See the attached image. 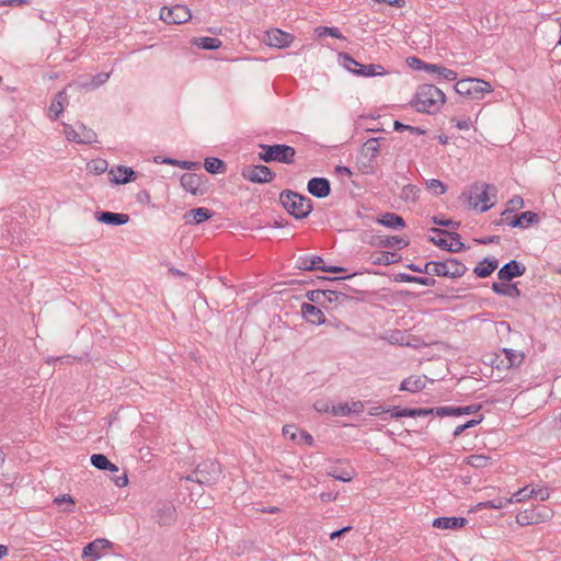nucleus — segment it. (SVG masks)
<instances>
[{
  "label": "nucleus",
  "instance_id": "obj_40",
  "mask_svg": "<svg viewBox=\"0 0 561 561\" xmlns=\"http://www.w3.org/2000/svg\"><path fill=\"white\" fill-rule=\"evenodd\" d=\"M523 207H524V199L519 195L513 196L508 201V207L501 214V218L499 220L494 221V224L496 226L503 225L504 224V216L510 215L514 210L520 209Z\"/></svg>",
  "mask_w": 561,
  "mask_h": 561
},
{
  "label": "nucleus",
  "instance_id": "obj_35",
  "mask_svg": "<svg viewBox=\"0 0 561 561\" xmlns=\"http://www.w3.org/2000/svg\"><path fill=\"white\" fill-rule=\"evenodd\" d=\"M430 231L435 234H446L450 238L451 242V249L449 252L451 253H458L466 249L465 243L461 241V236L456 231H447L443 230L440 228H431Z\"/></svg>",
  "mask_w": 561,
  "mask_h": 561
},
{
  "label": "nucleus",
  "instance_id": "obj_12",
  "mask_svg": "<svg viewBox=\"0 0 561 561\" xmlns=\"http://www.w3.org/2000/svg\"><path fill=\"white\" fill-rule=\"evenodd\" d=\"M552 516L551 511L546 506L531 507L516 515V522L522 526L540 524Z\"/></svg>",
  "mask_w": 561,
  "mask_h": 561
},
{
  "label": "nucleus",
  "instance_id": "obj_24",
  "mask_svg": "<svg viewBox=\"0 0 561 561\" xmlns=\"http://www.w3.org/2000/svg\"><path fill=\"white\" fill-rule=\"evenodd\" d=\"M301 314L306 319L307 322L311 324H323L325 323L327 319L324 313L320 308L317 306L309 304V302H302L301 305Z\"/></svg>",
  "mask_w": 561,
  "mask_h": 561
},
{
  "label": "nucleus",
  "instance_id": "obj_31",
  "mask_svg": "<svg viewBox=\"0 0 561 561\" xmlns=\"http://www.w3.org/2000/svg\"><path fill=\"white\" fill-rule=\"evenodd\" d=\"M111 546V542L106 539H96L88 543L82 550V557H91L93 559L101 558V551Z\"/></svg>",
  "mask_w": 561,
  "mask_h": 561
},
{
  "label": "nucleus",
  "instance_id": "obj_52",
  "mask_svg": "<svg viewBox=\"0 0 561 561\" xmlns=\"http://www.w3.org/2000/svg\"><path fill=\"white\" fill-rule=\"evenodd\" d=\"M330 477H332L335 480L343 481V482H350L353 479V474L346 472L345 470L340 469H333L328 472Z\"/></svg>",
  "mask_w": 561,
  "mask_h": 561
},
{
  "label": "nucleus",
  "instance_id": "obj_19",
  "mask_svg": "<svg viewBox=\"0 0 561 561\" xmlns=\"http://www.w3.org/2000/svg\"><path fill=\"white\" fill-rule=\"evenodd\" d=\"M293 41L294 36L291 34L279 28H273L265 34V43L277 48L288 47Z\"/></svg>",
  "mask_w": 561,
  "mask_h": 561
},
{
  "label": "nucleus",
  "instance_id": "obj_53",
  "mask_svg": "<svg viewBox=\"0 0 561 561\" xmlns=\"http://www.w3.org/2000/svg\"><path fill=\"white\" fill-rule=\"evenodd\" d=\"M65 135L69 141L80 144L79 131L73 126L64 124Z\"/></svg>",
  "mask_w": 561,
  "mask_h": 561
},
{
  "label": "nucleus",
  "instance_id": "obj_43",
  "mask_svg": "<svg viewBox=\"0 0 561 561\" xmlns=\"http://www.w3.org/2000/svg\"><path fill=\"white\" fill-rule=\"evenodd\" d=\"M491 458L484 455H471L466 458V463L473 468H485Z\"/></svg>",
  "mask_w": 561,
  "mask_h": 561
},
{
  "label": "nucleus",
  "instance_id": "obj_1",
  "mask_svg": "<svg viewBox=\"0 0 561 561\" xmlns=\"http://www.w3.org/2000/svg\"><path fill=\"white\" fill-rule=\"evenodd\" d=\"M407 268L412 272L427 274L430 276L459 278L468 271L467 266L455 257H448L446 261H430L423 266L415 263L407 264Z\"/></svg>",
  "mask_w": 561,
  "mask_h": 561
},
{
  "label": "nucleus",
  "instance_id": "obj_3",
  "mask_svg": "<svg viewBox=\"0 0 561 561\" xmlns=\"http://www.w3.org/2000/svg\"><path fill=\"white\" fill-rule=\"evenodd\" d=\"M279 202L290 216L299 220L307 218L313 209L309 197L291 190L282 191Z\"/></svg>",
  "mask_w": 561,
  "mask_h": 561
},
{
  "label": "nucleus",
  "instance_id": "obj_2",
  "mask_svg": "<svg viewBox=\"0 0 561 561\" xmlns=\"http://www.w3.org/2000/svg\"><path fill=\"white\" fill-rule=\"evenodd\" d=\"M446 102L445 93L434 84H422L411 101V105L420 113L436 114Z\"/></svg>",
  "mask_w": 561,
  "mask_h": 561
},
{
  "label": "nucleus",
  "instance_id": "obj_58",
  "mask_svg": "<svg viewBox=\"0 0 561 561\" xmlns=\"http://www.w3.org/2000/svg\"><path fill=\"white\" fill-rule=\"evenodd\" d=\"M428 241L437 247H439L442 250L448 251L453 250L451 244L447 242L444 238H436V237H430Z\"/></svg>",
  "mask_w": 561,
  "mask_h": 561
},
{
  "label": "nucleus",
  "instance_id": "obj_44",
  "mask_svg": "<svg viewBox=\"0 0 561 561\" xmlns=\"http://www.w3.org/2000/svg\"><path fill=\"white\" fill-rule=\"evenodd\" d=\"M91 465L99 470L105 471L106 468H110L111 461L103 454H93L90 458Z\"/></svg>",
  "mask_w": 561,
  "mask_h": 561
},
{
  "label": "nucleus",
  "instance_id": "obj_62",
  "mask_svg": "<svg viewBox=\"0 0 561 561\" xmlns=\"http://www.w3.org/2000/svg\"><path fill=\"white\" fill-rule=\"evenodd\" d=\"M414 275L407 273H399L394 275V282L398 283H414Z\"/></svg>",
  "mask_w": 561,
  "mask_h": 561
},
{
  "label": "nucleus",
  "instance_id": "obj_39",
  "mask_svg": "<svg viewBox=\"0 0 561 561\" xmlns=\"http://www.w3.org/2000/svg\"><path fill=\"white\" fill-rule=\"evenodd\" d=\"M425 381L422 379V377H414L411 376L409 378H405L400 386V390L409 391V392H417L424 389Z\"/></svg>",
  "mask_w": 561,
  "mask_h": 561
},
{
  "label": "nucleus",
  "instance_id": "obj_32",
  "mask_svg": "<svg viewBox=\"0 0 561 561\" xmlns=\"http://www.w3.org/2000/svg\"><path fill=\"white\" fill-rule=\"evenodd\" d=\"M213 215L214 213L210 209L205 207H197L188 210L184 217L186 219V222L199 225L211 218Z\"/></svg>",
  "mask_w": 561,
  "mask_h": 561
},
{
  "label": "nucleus",
  "instance_id": "obj_9",
  "mask_svg": "<svg viewBox=\"0 0 561 561\" xmlns=\"http://www.w3.org/2000/svg\"><path fill=\"white\" fill-rule=\"evenodd\" d=\"M241 176L255 184L271 183L276 178V173L264 164L247 165L241 170Z\"/></svg>",
  "mask_w": 561,
  "mask_h": 561
},
{
  "label": "nucleus",
  "instance_id": "obj_46",
  "mask_svg": "<svg viewBox=\"0 0 561 561\" xmlns=\"http://www.w3.org/2000/svg\"><path fill=\"white\" fill-rule=\"evenodd\" d=\"M512 502H514L513 497H511V499H494L491 501L481 502L477 506L479 508H496V510H499V508L504 507L507 503H512Z\"/></svg>",
  "mask_w": 561,
  "mask_h": 561
},
{
  "label": "nucleus",
  "instance_id": "obj_11",
  "mask_svg": "<svg viewBox=\"0 0 561 561\" xmlns=\"http://www.w3.org/2000/svg\"><path fill=\"white\" fill-rule=\"evenodd\" d=\"M176 508L171 501H158L152 518L159 526H171L176 522Z\"/></svg>",
  "mask_w": 561,
  "mask_h": 561
},
{
  "label": "nucleus",
  "instance_id": "obj_33",
  "mask_svg": "<svg viewBox=\"0 0 561 561\" xmlns=\"http://www.w3.org/2000/svg\"><path fill=\"white\" fill-rule=\"evenodd\" d=\"M385 141L386 138L383 137L368 139L367 141L364 142L362 147L363 154H365V157H368L369 161L375 160Z\"/></svg>",
  "mask_w": 561,
  "mask_h": 561
},
{
  "label": "nucleus",
  "instance_id": "obj_54",
  "mask_svg": "<svg viewBox=\"0 0 561 561\" xmlns=\"http://www.w3.org/2000/svg\"><path fill=\"white\" fill-rule=\"evenodd\" d=\"M437 75L440 79H445L448 81H456L458 76L456 71L448 69L444 66H440Z\"/></svg>",
  "mask_w": 561,
  "mask_h": 561
},
{
  "label": "nucleus",
  "instance_id": "obj_15",
  "mask_svg": "<svg viewBox=\"0 0 561 561\" xmlns=\"http://www.w3.org/2000/svg\"><path fill=\"white\" fill-rule=\"evenodd\" d=\"M539 221V215L530 210L523 211L512 218H510L508 215L504 216V224H507L512 228H527L538 224Z\"/></svg>",
  "mask_w": 561,
  "mask_h": 561
},
{
  "label": "nucleus",
  "instance_id": "obj_60",
  "mask_svg": "<svg viewBox=\"0 0 561 561\" xmlns=\"http://www.w3.org/2000/svg\"><path fill=\"white\" fill-rule=\"evenodd\" d=\"M451 122L453 123L455 122L456 123V127L458 129H461V130H468L470 128V126H471V119L469 117L460 118V119H458L456 117H453Z\"/></svg>",
  "mask_w": 561,
  "mask_h": 561
},
{
  "label": "nucleus",
  "instance_id": "obj_61",
  "mask_svg": "<svg viewBox=\"0 0 561 561\" xmlns=\"http://www.w3.org/2000/svg\"><path fill=\"white\" fill-rule=\"evenodd\" d=\"M297 431L298 428L296 425L287 424L283 427V435L286 437L288 436L291 440H295Z\"/></svg>",
  "mask_w": 561,
  "mask_h": 561
},
{
  "label": "nucleus",
  "instance_id": "obj_16",
  "mask_svg": "<svg viewBox=\"0 0 561 561\" xmlns=\"http://www.w3.org/2000/svg\"><path fill=\"white\" fill-rule=\"evenodd\" d=\"M482 409V404L474 403L466 407H437L435 414L438 416H460L469 415L479 412Z\"/></svg>",
  "mask_w": 561,
  "mask_h": 561
},
{
  "label": "nucleus",
  "instance_id": "obj_4",
  "mask_svg": "<svg viewBox=\"0 0 561 561\" xmlns=\"http://www.w3.org/2000/svg\"><path fill=\"white\" fill-rule=\"evenodd\" d=\"M261 151L259 159L265 163L280 162L285 164L294 163L296 150L294 147L283 144L266 145L260 144Z\"/></svg>",
  "mask_w": 561,
  "mask_h": 561
},
{
  "label": "nucleus",
  "instance_id": "obj_26",
  "mask_svg": "<svg viewBox=\"0 0 561 561\" xmlns=\"http://www.w3.org/2000/svg\"><path fill=\"white\" fill-rule=\"evenodd\" d=\"M68 96L66 90L59 91L51 101L48 108V116L51 121H56L68 105Z\"/></svg>",
  "mask_w": 561,
  "mask_h": 561
},
{
  "label": "nucleus",
  "instance_id": "obj_10",
  "mask_svg": "<svg viewBox=\"0 0 561 561\" xmlns=\"http://www.w3.org/2000/svg\"><path fill=\"white\" fill-rule=\"evenodd\" d=\"M306 297L309 301L324 306L325 302H337L351 299L346 293L342 290H331V289H313L308 290Z\"/></svg>",
  "mask_w": 561,
  "mask_h": 561
},
{
  "label": "nucleus",
  "instance_id": "obj_5",
  "mask_svg": "<svg viewBox=\"0 0 561 561\" xmlns=\"http://www.w3.org/2000/svg\"><path fill=\"white\" fill-rule=\"evenodd\" d=\"M221 476V466L216 460H205L185 479L199 485L211 486L216 484Z\"/></svg>",
  "mask_w": 561,
  "mask_h": 561
},
{
  "label": "nucleus",
  "instance_id": "obj_42",
  "mask_svg": "<svg viewBox=\"0 0 561 561\" xmlns=\"http://www.w3.org/2000/svg\"><path fill=\"white\" fill-rule=\"evenodd\" d=\"M54 503L59 507H61L65 504V506L61 508L64 513L75 512V500L69 494H61L55 497Z\"/></svg>",
  "mask_w": 561,
  "mask_h": 561
},
{
  "label": "nucleus",
  "instance_id": "obj_38",
  "mask_svg": "<svg viewBox=\"0 0 561 561\" xmlns=\"http://www.w3.org/2000/svg\"><path fill=\"white\" fill-rule=\"evenodd\" d=\"M205 170L210 174H222L227 170L226 163L219 158H206L204 161Z\"/></svg>",
  "mask_w": 561,
  "mask_h": 561
},
{
  "label": "nucleus",
  "instance_id": "obj_8",
  "mask_svg": "<svg viewBox=\"0 0 561 561\" xmlns=\"http://www.w3.org/2000/svg\"><path fill=\"white\" fill-rule=\"evenodd\" d=\"M296 267L301 271H322L327 273L337 274L345 272L346 268L336 265H325L320 255H301L295 263Z\"/></svg>",
  "mask_w": 561,
  "mask_h": 561
},
{
  "label": "nucleus",
  "instance_id": "obj_57",
  "mask_svg": "<svg viewBox=\"0 0 561 561\" xmlns=\"http://www.w3.org/2000/svg\"><path fill=\"white\" fill-rule=\"evenodd\" d=\"M407 64L410 68H412L414 70H423L425 67V61H423L422 59H420L415 56L408 57Z\"/></svg>",
  "mask_w": 561,
  "mask_h": 561
},
{
  "label": "nucleus",
  "instance_id": "obj_21",
  "mask_svg": "<svg viewBox=\"0 0 561 561\" xmlns=\"http://www.w3.org/2000/svg\"><path fill=\"white\" fill-rule=\"evenodd\" d=\"M204 175L196 173H184L180 179V183L186 192L193 195H202L203 190L201 186L204 184Z\"/></svg>",
  "mask_w": 561,
  "mask_h": 561
},
{
  "label": "nucleus",
  "instance_id": "obj_23",
  "mask_svg": "<svg viewBox=\"0 0 561 561\" xmlns=\"http://www.w3.org/2000/svg\"><path fill=\"white\" fill-rule=\"evenodd\" d=\"M95 219L110 226H123L129 221V215L102 210L95 213Z\"/></svg>",
  "mask_w": 561,
  "mask_h": 561
},
{
  "label": "nucleus",
  "instance_id": "obj_7",
  "mask_svg": "<svg viewBox=\"0 0 561 561\" xmlns=\"http://www.w3.org/2000/svg\"><path fill=\"white\" fill-rule=\"evenodd\" d=\"M454 89L458 94L476 100L482 99L485 93L492 92V87L489 82L477 78L458 80Z\"/></svg>",
  "mask_w": 561,
  "mask_h": 561
},
{
  "label": "nucleus",
  "instance_id": "obj_51",
  "mask_svg": "<svg viewBox=\"0 0 561 561\" xmlns=\"http://www.w3.org/2000/svg\"><path fill=\"white\" fill-rule=\"evenodd\" d=\"M432 221L437 226L448 227L454 230H457L460 227V221H455L453 219H444L438 216H433Z\"/></svg>",
  "mask_w": 561,
  "mask_h": 561
},
{
  "label": "nucleus",
  "instance_id": "obj_6",
  "mask_svg": "<svg viewBox=\"0 0 561 561\" xmlns=\"http://www.w3.org/2000/svg\"><path fill=\"white\" fill-rule=\"evenodd\" d=\"M337 60L347 71L358 77L385 76L388 71L379 64L362 65L355 60L348 53H340Z\"/></svg>",
  "mask_w": 561,
  "mask_h": 561
},
{
  "label": "nucleus",
  "instance_id": "obj_14",
  "mask_svg": "<svg viewBox=\"0 0 561 561\" xmlns=\"http://www.w3.org/2000/svg\"><path fill=\"white\" fill-rule=\"evenodd\" d=\"M490 190L495 191V187L491 184H482L481 186L476 184L472 186L470 202L476 208L481 204V211H486L492 207V205H488Z\"/></svg>",
  "mask_w": 561,
  "mask_h": 561
},
{
  "label": "nucleus",
  "instance_id": "obj_25",
  "mask_svg": "<svg viewBox=\"0 0 561 561\" xmlns=\"http://www.w3.org/2000/svg\"><path fill=\"white\" fill-rule=\"evenodd\" d=\"M376 222L392 230H402L407 227V224L402 216L390 211L380 214L377 217Z\"/></svg>",
  "mask_w": 561,
  "mask_h": 561
},
{
  "label": "nucleus",
  "instance_id": "obj_59",
  "mask_svg": "<svg viewBox=\"0 0 561 561\" xmlns=\"http://www.w3.org/2000/svg\"><path fill=\"white\" fill-rule=\"evenodd\" d=\"M414 283H415V284L423 285V286L432 287V286H435L437 282H436V279H435V278H433V277H428V276H415V277H414Z\"/></svg>",
  "mask_w": 561,
  "mask_h": 561
},
{
  "label": "nucleus",
  "instance_id": "obj_22",
  "mask_svg": "<svg viewBox=\"0 0 561 561\" xmlns=\"http://www.w3.org/2000/svg\"><path fill=\"white\" fill-rule=\"evenodd\" d=\"M112 178L110 181L115 184H127L136 180L137 174L130 167L116 165L108 172Z\"/></svg>",
  "mask_w": 561,
  "mask_h": 561
},
{
  "label": "nucleus",
  "instance_id": "obj_18",
  "mask_svg": "<svg viewBox=\"0 0 561 561\" xmlns=\"http://www.w3.org/2000/svg\"><path fill=\"white\" fill-rule=\"evenodd\" d=\"M525 272L526 266L522 262L511 260L499 270L497 277L501 280L511 282L513 278L523 276Z\"/></svg>",
  "mask_w": 561,
  "mask_h": 561
},
{
  "label": "nucleus",
  "instance_id": "obj_48",
  "mask_svg": "<svg viewBox=\"0 0 561 561\" xmlns=\"http://www.w3.org/2000/svg\"><path fill=\"white\" fill-rule=\"evenodd\" d=\"M393 129L398 133H402V131L407 130L414 135H424L426 133L425 129H423L421 127L407 125V124L401 123L400 121H394Z\"/></svg>",
  "mask_w": 561,
  "mask_h": 561
},
{
  "label": "nucleus",
  "instance_id": "obj_50",
  "mask_svg": "<svg viewBox=\"0 0 561 561\" xmlns=\"http://www.w3.org/2000/svg\"><path fill=\"white\" fill-rule=\"evenodd\" d=\"M426 187L427 190L432 191L435 195H442L447 190L446 185L437 179L428 180L426 182Z\"/></svg>",
  "mask_w": 561,
  "mask_h": 561
},
{
  "label": "nucleus",
  "instance_id": "obj_37",
  "mask_svg": "<svg viewBox=\"0 0 561 561\" xmlns=\"http://www.w3.org/2000/svg\"><path fill=\"white\" fill-rule=\"evenodd\" d=\"M371 257H373V263L375 265H383V266L397 263L401 259V256L398 255L397 253L388 252V251L377 252Z\"/></svg>",
  "mask_w": 561,
  "mask_h": 561
},
{
  "label": "nucleus",
  "instance_id": "obj_13",
  "mask_svg": "<svg viewBox=\"0 0 561 561\" xmlns=\"http://www.w3.org/2000/svg\"><path fill=\"white\" fill-rule=\"evenodd\" d=\"M191 12L186 5L176 4L172 8L163 7L160 19L168 24H182L191 19Z\"/></svg>",
  "mask_w": 561,
  "mask_h": 561
},
{
  "label": "nucleus",
  "instance_id": "obj_34",
  "mask_svg": "<svg viewBox=\"0 0 561 561\" xmlns=\"http://www.w3.org/2000/svg\"><path fill=\"white\" fill-rule=\"evenodd\" d=\"M491 288L495 294L500 296H506L514 299L519 298L522 296V291L517 287V284H505L494 282Z\"/></svg>",
  "mask_w": 561,
  "mask_h": 561
},
{
  "label": "nucleus",
  "instance_id": "obj_45",
  "mask_svg": "<svg viewBox=\"0 0 561 561\" xmlns=\"http://www.w3.org/2000/svg\"><path fill=\"white\" fill-rule=\"evenodd\" d=\"M316 33L319 37L328 35L334 38L345 39L340 30L334 26H319L316 28Z\"/></svg>",
  "mask_w": 561,
  "mask_h": 561
},
{
  "label": "nucleus",
  "instance_id": "obj_55",
  "mask_svg": "<svg viewBox=\"0 0 561 561\" xmlns=\"http://www.w3.org/2000/svg\"><path fill=\"white\" fill-rule=\"evenodd\" d=\"M333 415H348L352 413V409L347 403H340L337 405H333L331 410Z\"/></svg>",
  "mask_w": 561,
  "mask_h": 561
},
{
  "label": "nucleus",
  "instance_id": "obj_63",
  "mask_svg": "<svg viewBox=\"0 0 561 561\" xmlns=\"http://www.w3.org/2000/svg\"><path fill=\"white\" fill-rule=\"evenodd\" d=\"M500 241H501L500 236H488V237L477 239V242L480 244H490V243L499 244Z\"/></svg>",
  "mask_w": 561,
  "mask_h": 561
},
{
  "label": "nucleus",
  "instance_id": "obj_56",
  "mask_svg": "<svg viewBox=\"0 0 561 561\" xmlns=\"http://www.w3.org/2000/svg\"><path fill=\"white\" fill-rule=\"evenodd\" d=\"M108 79H110L108 72H100L92 78L91 85L93 88H98V87L104 84Z\"/></svg>",
  "mask_w": 561,
  "mask_h": 561
},
{
  "label": "nucleus",
  "instance_id": "obj_27",
  "mask_svg": "<svg viewBox=\"0 0 561 561\" xmlns=\"http://www.w3.org/2000/svg\"><path fill=\"white\" fill-rule=\"evenodd\" d=\"M468 524L465 517H437L433 520V527L438 529H459Z\"/></svg>",
  "mask_w": 561,
  "mask_h": 561
},
{
  "label": "nucleus",
  "instance_id": "obj_28",
  "mask_svg": "<svg viewBox=\"0 0 561 561\" xmlns=\"http://www.w3.org/2000/svg\"><path fill=\"white\" fill-rule=\"evenodd\" d=\"M499 261L495 257H484L481 262H479L474 268L473 273L477 277L486 278L492 275V273L497 268Z\"/></svg>",
  "mask_w": 561,
  "mask_h": 561
},
{
  "label": "nucleus",
  "instance_id": "obj_64",
  "mask_svg": "<svg viewBox=\"0 0 561 561\" xmlns=\"http://www.w3.org/2000/svg\"><path fill=\"white\" fill-rule=\"evenodd\" d=\"M179 167L185 170H196L201 168V163L195 161H180Z\"/></svg>",
  "mask_w": 561,
  "mask_h": 561
},
{
  "label": "nucleus",
  "instance_id": "obj_30",
  "mask_svg": "<svg viewBox=\"0 0 561 561\" xmlns=\"http://www.w3.org/2000/svg\"><path fill=\"white\" fill-rule=\"evenodd\" d=\"M373 244L380 248L396 247L400 250L409 245V240L399 236H378Z\"/></svg>",
  "mask_w": 561,
  "mask_h": 561
},
{
  "label": "nucleus",
  "instance_id": "obj_49",
  "mask_svg": "<svg viewBox=\"0 0 561 561\" xmlns=\"http://www.w3.org/2000/svg\"><path fill=\"white\" fill-rule=\"evenodd\" d=\"M107 167L108 163L104 159H95L88 164L89 170L96 175L103 174L107 170Z\"/></svg>",
  "mask_w": 561,
  "mask_h": 561
},
{
  "label": "nucleus",
  "instance_id": "obj_41",
  "mask_svg": "<svg viewBox=\"0 0 561 561\" xmlns=\"http://www.w3.org/2000/svg\"><path fill=\"white\" fill-rule=\"evenodd\" d=\"M80 144H92L96 141V134L93 129L88 128L84 124H77Z\"/></svg>",
  "mask_w": 561,
  "mask_h": 561
},
{
  "label": "nucleus",
  "instance_id": "obj_17",
  "mask_svg": "<svg viewBox=\"0 0 561 561\" xmlns=\"http://www.w3.org/2000/svg\"><path fill=\"white\" fill-rule=\"evenodd\" d=\"M550 496L548 488H539L534 485H527L516 493L513 494L514 502H522L528 500L530 497L539 499L540 501H546Z\"/></svg>",
  "mask_w": 561,
  "mask_h": 561
},
{
  "label": "nucleus",
  "instance_id": "obj_20",
  "mask_svg": "<svg viewBox=\"0 0 561 561\" xmlns=\"http://www.w3.org/2000/svg\"><path fill=\"white\" fill-rule=\"evenodd\" d=\"M308 192L317 198H325L331 194V183L327 178H312L307 184Z\"/></svg>",
  "mask_w": 561,
  "mask_h": 561
},
{
  "label": "nucleus",
  "instance_id": "obj_47",
  "mask_svg": "<svg viewBox=\"0 0 561 561\" xmlns=\"http://www.w3.org/2000/svg\"><path fill=\"white\" fill-rule=\"evenodd\" d=\"M484 416L481 414L478 419H472L467 421L466 423L457 426L453 433L454 438L460 436L466 430L474 427L479 425L483 421Z\"/></svg>",
  "mask_w": 561,
  "mask_h": 561
},
{
  "label": "nucleus",
  "instance_id": "obj_29",
  "mask_svg": "<svg viewBox=\"0 0 561 561\" xmlns=\"http://www.w3.org/2000/svg\"><path fill=\"white\" fill-rule=\"evenodd\" d=\"M502 352L504 353L505 357L496 364V368H500L501 366L507 369L519 367L525 358L524 353H517L512 348H503Z\"/></svg>",
  "mask_w": 561,
  "mask_h": 561
},
{
  "label": "nucleus",
  "instance_id": "obj_36",
  "mask_svg": "<svg viewBox=\"0 0 561 561\" xmlns=\"http://www.w3.org/2000/svg\"><path fill=\"white\" fill-rule=\"evenodd\" d=\"M192 44L197 46L201 49L205 50H215L221 47V41L216 37H208V36H202V37H194L192 39Z\"/></svg>",
  "mask_w": 561,
  "mask_h": 561
}]
</instances>
